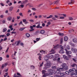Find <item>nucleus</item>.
Returning a JSON list of instances; mask_svg holds the SVG:
<instances>
[{"label":"nucleus","instance_id":"nucleus-1","mask_svg":"<svg viewBox=\"0 0 77 77\" xmlns=\"http://www.w3.org/2000/svg\"><path fill=\"white\" fill-rule=\"evenodd\" d=\"M51 64L50 63H47L45 65V67L43 68L44 69H47V68H48L51 66Z\"/></svg>","mask_w":77,"mask_h":77},{"label":"nucleus","instance_id":"nucleus-19","mask_svg":"<svg viewBox=\"0 0 77 77\" xmlns=\"http://www.w3.org/2000/svg\"><path fill=\"white\" fill-rule=\"evenodd\" d=\"M26 35L27 38H29L30 36V34L27 33L26 34Z\"/></svg>","mask_w":77,"mask_h":77},{"label":"nucleus","instance_id":"nucleus-10","mask_svg":"<svg viewBox=\"0 0 77 77\" xmlns=\"http://www.w3.org/2000/svg\"><path fill=\"white\" fill-rule=\"evenodd\" d=\"M48 55V56L49 58H50V59H51V58L53 57V55L51 54V53L49 54Z\"/></svg>","mask_w":77,"mask_h":77},{"label":"nucleus","instance_id":"nucleus-46","mask_svg":"<svg viewBox=\"0 0 77 77\" xmlns=\"http://www.w3.org/2000/svg\"><path fill=\"white\" fill-rule=\"evenodd\" d=\"M43 64H44V63L43 62L41 64H40V66L41 67V66L43 65Z\"/></svg>","mask_w":77,"mask_h":77},{"label":"nucleus","instance_id":"nucleus-44","mask_svg":"<svg viewBox=\"0 0 77 77\" xmlns=\"http://www.w3.org/2000/svg\"><path fill=\"white\" fill-rule=\"evenodd\" d=\"M20 45L21 46H24V43L22 42H21L20 44Z\"/></svg>","mask_w":77,"mask_h":77},{"label":"nucleus","instance_id":"nucleus-16","mask_svg":"<svg viewBox=\"0 0 77 77\" xmlns=\"http://www.w3.org/2000/svg\"><path fill=\"white\" fill-rule=\"evenodd\" d=\"M59 3V1L57 0L54 2V5H57Z\"/></svg>","mask_w":77,"mask_h":77},{"label":"nucleus","instance_id":"nucleus-55","mask_svg":"<svg viewBox=\"0 0 77 77\" xmlns=\"http://www.w3.org/2000/svg\"><path fill=\"white\" fill-rule=\"evenodd\" d=\"M38 59L40 60H41V56H39Z\"/></svg>","mask_w":77,"mask_h":77},{"label":"nucleus","instance_id":"nucleus-42","mask_svg":"<svg viewBox=\"0 0 77 77\" xmlns=\"http://www.w3.org/2000/svg\"><path fill=\"white\" fill-rule=\"evenodd\" d=\"M60 60V58H57V61L58 62Z\"/></svg>","mask_w":77,"mask_h":77},{"label":"nucleus","instance_id":"nucleus-43","mask_svg":"<svg viewBox=\"0 0 77 77\" xmlns=\"http://www.w3.org/2000/svg\"><path fill=\"white\" fill-rule=\"evenodd\" d=\"M29 21H30L31 22H32V23H33L34 22V20L31 19L29 20Z\"/></svg>","mask_w":77,"mask_h":77},{"label":"nucleus","instance_id":"nucleus-39","mask_svg":"<svg viewBox=\"0 0 77 77\" xmlns=\"http://www.w3.org/2000/svg\"><path fill=\"white\" fill-rule=\"evenodd\" d=\"M69 20H73V18L71 17H69Z\"/></svg>","mask_w":77,"mask_h":77},{"label":"nucleus","instance_id":"nucleus-15","mask_svg":"<svg viewBox=\"0 0 77 77\" xmlns=\"http://www.w3.org/2000/svg\"><path fill=\"white\" fill-rule=\"evenodd\" d=\"M72 41L73 42L75 43H77V38H73L72 39Z\"/></svg>","mask_w":77,"mask_h":77},{"label":"nucleus","instance_id":"nucleus-22","mask_svg":"<svg viewBox=\"0 0 77 77\" xmlns=\"http://www.w3.org/2000/svg\"><path fill=\"white\" fill-rule=\"evenodd\" d=\"M64 40L65 41H67L68 40V37L66 36H65L64 37Z\"/></svg>","mask_w":77,"mask_h":77},{"label":"nucleus","instance_id":"nucleus-21","mask_svg":"<svg viewBox=\"0 0 77 77\" xmlns=\"http://www.w3.org/2000/svg\"><path fill=\"white\" fill-rule=\"evenodd\" d=\"M53 16L52 15H51L47 17V19H49V18H52Z\"/></svg>","mask_w":77,"mask_h":77},{"label":"nucleus","instance_id":"nucleus-25","mask_svg":"<svg viewBox=\"0 0 77 77\" xmlns=\"http://www.w3.org/2000/svg\"><path fill=\"white\" fill-rule=\"evenodd\" d=\"M47 75H48L47 73H46V74H44L42 75V77H47Z\"/></svg>","mask_w":77,"mask_h":77},{"label":"nucleus","instance_id":"nucleus-5","mask_svg":"<svg viewBox=\"0 0 77 77\" xmlns=\"http://www.w3.org/2000/svg\"><path fill=\"white\" fill-rule=\"evenodd\" d=\"M71 50L73 52V53H76L77 52V49L75 48H72Z\"/></svg>","mask_w":77,"mask_h":77},{"label":"nucleus","instance_id":"nucleus-53","mask_svg":"<svg viewBox=\"0 0 77 77\" xmlns=\"http://www.w3.org/2000/svg\"><path fill=\"white\" fill-rule=\"evenodd\" d=\"M30 29H33V26H30Z\"/></svg>","mask_w":77,"mask_h":77},{"label":"nucleus","instance_id":"nucleus-37","mask_svg":"<svg viewBox=\"0 0 77 77\" xmlns=\"http://www.w3.org/2000/svg\"><path fill=\"white\" fill-rule=\"evenodd\" d=\"M53 60H54V61L57 60V58L56 57L55 58H53Z\"/></svg>","mask_w":77,"mask_h":77},{"label":"nucleus","instance_id":"nucleus-63","mask_svg":"<svg viewBox=\"0 0 77 77\" xmlns=\"http://www.w3.org/2000/svg\"><path fill=\"white\" fill-rule=\"evenodd\" d=\"M5 22H6V21L5 20H4L2 21V23H3V24L5 23Z\"/></svg>","mask_w":77,"mask_h":77},{"label":"nucleus","instance_id":"nucleus-13","mask_svg":"<svg viewBox=\"0 0 77 77\" xmlns=\"http://www.w3.org/2000/svg\"><path fill=\"white\" fill-rule=\"evenodd\" d=\"M49 59V57L48 55H46L45 57V60H47Z\"/></svg>","mask_w":77,"mask_h":77},{"label":"nucleus","instance_id":"nucleus-20","mask_svg":"<svg viewBox=\"0 0 77 77\" xmlns=\"http://www.w3.org/2000/svg\"><path fill=\"white\" fill-rule=\"evenodd\" d=\"M7 30V28H4L3 30V32H5Z\"/></svg>","mask_w":77,"mask_h":77},{"label":"nucleus","instance_id":"nucleus-50","mask_svg":"<svg viewBox=\"0 0 77 77\" xmlns=\"http://www.w3.org/2000/svg\"><path fill=\"white\" fill-rule=\"evenodd\" d=\"M72 72V70L71 69H69V72Z\"/></svg>","mask_w":77,"mask_h":77},{"label":"nucleus","instance_id":"nucleus-11","mask_svg":"<svg viewBox=\"0 0 77 77\" xmlns=\"http://www.w3.org/2000/svg\"><path fill=\"white\" fill-rule=\"evenodd\" d=\"M75 2V1L74 0H71V2H69L68 3V4L69 5H73L74 3V2Z\"/></svg>","mask_w":77,"mask_h":77},{"label":"nucleus","instance_id":"nucleus-51","mask_svg":"<svg viewBox=\"0 0 77 77\" xmlns=\"http://www.w3.org/2000/svg\"><path fill=\"white\" fill-rule=\"evenodd\" d=\"M52 68H56V66H52Z\"/></svg>","mask_w":77,"mask_h":77},{"label":"nucleus","instance_id":"nucleus-2","mask_svg":"<svg viewBox=\"0 0 77 77\" xmlns=\"http://www.w3.org/2000/svg\"><path fill=\"white\" fill-rule=\"evenodd\" d=\"M48 71H49L50 72H51L48 73H47L48 74V75H53V73L56 74V73L55 71H54V72H53L54 70H53L51 69H48Z\"/></svg>","mask_w":77,"mask_h":77},{"label":"nucleus","instance_id":"nucleus-26","mask_svg":"<svg viewBox=\"0 0 77 77\" xmlns=\"http://www.w3.org/2000/svg\"><path fill=\"white\" fill-rule=\"evenodd\" d=\"M42 74H45V72H46V71L45 70H42Z\"/></svg>","mask_w":77,"mask_h":77},{"label":"nucleus","instance_id":"nucleus-31","mask_svg":"<svg viewBox=\"0 0 77 77\" xmlns=\"http://www.w3.org/2000/svg\"><path fill=\"white\" fill-rule=\"evenodd\" d=\"M60 75L61 76H63V75H65V74L64 73H60Z\"/></svg>","mask_w":77,"mask_h":77},{"label":"nucleus","instance_id":"nucleus-47","mask_svg":"<svg viewBox=\"0 0 77 77\" xmlns=\"http://www.w3.org/2000/svg\"><path fill=\"white\" fill-rule=\"evenodd\" d=\"M19 44H20V41H18L17 42V44L16 45H17L18 46L19 45Z\"/></svg>","mask_w":77,"mask_h":77},{"label":"nucleus","instance_id":"nucleus-12","mask_svg":"<svg viewBox=\"0 0 77 77\" xmlns=\"http://www.w3.org/2000/svg\"><path fill=\"white\" fill-rule=\"evenodd\" d=\"M8 63H4V64H3L2 66L1 67L2 68H3L4 67H6V66H7V65H8Z\"/></svg>","mask_w":77,"mask_h":77},{"label":"nucleus","instance_id":"nucleus-59","mask_svg":"<svg viewBox=\"0 0 77 77\" xmlns=\"http://www.w3.org/2000/svg\"><path fill=\"white\" fill-rule=\"evenodd\" d=\"M35 30V29H32L29 30L30 32H32V31H33Z\"/></svg>","mask_w":77,"mask_h":77},{"label":"nucleus","instance_id":"nucleus-62","mask_svg":"<svg viewBox=\"0 0 77 77\" xmlns=\"http://www.w3.org/2000/svg\"><path fill=\"white\" fill-rule=\"evenodd\" d=\"M7 36H9V35H10V33H8L7 35H6Z\"/></svg>","mask_w":77,"mask_h":77},{"label":"nucleus","instance_id":"nucleus-61","mask_svg":"<svg viewBox=\"0 0 77 77\" xmlns=\"http://www.w3.org/2000/svg\"><path fill=\"white\" fill-rule=\"evenodd\" d=\"M12 5V4L11 2H10V3L8 4V5L9 6H11Z\"/></svg>","mask_w":77,"mask_h":77},{"label":"nucleus","instance_id":"nucleus-27","mask_svg":"<svg viewBox=\"0 0 77 77\" xmlns=\"http://www.w3.org/2000/svg\"><path fill=\"white\" fill-rule=\"evenodd\" d=\"M59 35L60 36H63V33L61 32H59Z\"/></svg>","mask_w":77,"mask_h":77},{"label":"nucleus","instance_id":"nucleus-17","mask_svg":"<svg viewBox=\"0 0 77 77\" xmlns=\"http://www.w3.org/2000/svg\"><path fill=\"white\" fill-rule=\"evenodd\" d=\"M45 31L43 30H41L40 31V33H41V34H44V33H45Z\"/></svg>","mask_w":77,"mask_h":77},{"label":"nucleus","instance_id":"nucleus-52","mask_svg":"<svg viewBox=\"0 0 77 77\" xmlns=\"http://www.w3.org/2000/svg\"><path fill=\"white\" fill-rule=\"evenodd\" d=\"M39 38H36V41H39Z\"/></svg>","mask_w":77,"mask_h":77},{"label":"nucleus","instance_id":"nucleus-8","mask_svg":"<svg viewBox=\"0 0 77 77\" xmlns=\"http://www.w3.org/2000/svg\"><path fill=\"white\" fill-rule=\"evenodd\" d=\"M63 57L65 59H66V60H69V58L66 56L64 55L63 56Z\"/></svg>","mask_w":77,"mask_h":77},{"label":"nucleus","instance_id":"nucleus-24","mask_svg":"<svg viewBox=\"0 0 77 77\" xmlns=\"http://www.w3.org/2000/svg\"><path fill=\"white\" fill-rule=\"evenodd\" d=\"M12 17H9L8 18V21H11Z\"/></svg>","mask_w":77,"mask_h":77},{"label":"nucleus","instance_id":"nucleus-60","mask_svg":"<svg viewBox=\"0 0 77 77\" xmlns=\"http://www.w3.org/2000/svg\"><path fill=\"white\" fill-rule=\"evenodd\" d=\"M1 37L3 38L5 36V35H1Z\"/></svg>","mask_w":77,"mask_h":77},{"label":"nucleus","instance_id":"nucleus-28","mask_svg":"<svg viewBox=\"0 0 77 77\" xmlns=\"http://www.w3.org/2000/svg\"><path fill=\"white\" fill-rule=\"evenodd\" d=\"M25 29V28H22L19 29V30L20 31H22V30H24Z\"/></svg>","mask_w":77,"mask_h":77},{"label":"nucleus","instance_id":"nucleus-33","mask_svg":"<svg viewBox=\"0 0 77 77\" xmlns=\"http://www.w3.org/2000/svg\"><path fill=\"white\" fill-rule=\"evenodd\" d=\"M60 48L62 49V50H63V47H62V45H60Z\"/></svg>","mask_w":77,"mask_h":77},{"label":"nucleus","instance_id":"nucleus-7","mask_svg":"<svg viewBox=\"0 0 77 77\" xmlns=\"http://www.w3.org/2000/svg\"><path fill=\"white\" fill-rule=\"evenodd\" d=\"M41 26V23H39L38 24V25L36 26V28H37L38 29H39V28L42 29V26Z\"/></svg>","mask_w":77,"mask_h":77},{"label":"nucleus","instance_id":"nucleus-36","mask_svg":"<svg viewBox=\"0 0 77 77\" xmlns=\"http://www.w3.org/2000/svg\"><path fill=\"white\" fill-rule=\"evenodd\" d=\"M60 53H64V51H63L62 50H61L60 51Z\"/></svg>","mask_w":77,"mask_h":77},{"label":"nucleus","instance_id":"nucleus-6","mask_svg":"<svg viewBox=\"0 0 77 77\" xmlns=\"http://www.w3.org/2000/svg\"><path fill=\"white\" fill-rule=\"evenodd\" d=\"M65 50L66 51V54H67V55L69 54H71V53H72L71 51H67L66 48L65 49Z\"/></svg>","mask_w":77,"mask_h":77},{"label":"nucleus","instance_id":"nucleus-57","mask_svg":"<svg viewBox=\"0 0 77 77\" xmlns=\"http://www.w3.org/2000/svg\"><path fill=\"white\" fill-rule=\"evenodd\" d=\"M71 45H72V46H73V47H74V46H75L74 44L73 43H71Z\"/></svg>","mask_w":77,"mask_h":77},{"label":"nucleus","instance_id":"nucleus-40","mask_svg":"<svg viewBox=\"0 0 77 77\" xmlns=\"http://www.w3.org/2000/svg\"><path fill=\"white\" fill-rule=\"evenodd\" d=\"M64 18H65L64 17H60V19H61V20H63V19H64Z\"/></svg>","mask_w":77,"mask_h":77},{"label":"nucleus","instance_id":"nucleus-58","mask_svg":"<svg viewBox=\"0 0 77 77\" xmlns=\"http://www.w3.org/2000/svg\"><path fill=\"white\" fill-rule=\"evenodd\" d=\"M11 33L12 34H13V33H14V34H15L16 33V32H11Z\"/></svg>","mask_w":77,"mask_h":77},{"label":"nucleus","instance_id":"nucleus-18","mask_svg":"<svg viewBox=\"0 0 77 77\" xmlns=\"http://www.w3.org/2000/svg\"><path fill=\"white\" fill-rule=\"evenodd\" d=\"M14 7H11L9 8V11L10 12H11L13 10Z\"/></svg>","mask_w":77,"mask_h":77},{"label":"nucleus","instance_id":"nucleus-41","mask_svg":"<svg viewBox=\"0 0 77 77\" xmlns=\"http://www.w3.org/2000/svg\"><path fill=\"white\" fill-rule=\"evenodd\" d=\"M31 69H34L35 68V67L33 66H31Z\"/></svg>","mask_w":77,"mask_h":77},{"label":"nucleus","instance_id":"nucleus-45","mask_svg":"<svg viewBox=\"0 0 77 77\" xmlns=\"http://www.w3.org/2000/svg\"><path fill=\"white\" fill-rule=\"evenodd\" d=\"M28 2V0H26L25 1L23 2V3H26L27 2Z\"/></svg>","mask_w":77,"mask_h":77},{"label":"nucleus","instance_id":"nucleus-49","mask_svg":"<svg viewBox=\"0 0 77 77\" xmlns=\"http://www.w3.org/2000/svg\"><path fill=\"white\" fill-rule=\"evenodd\" d=\"M66 48L68 50H69V46H67L66 47Z\"/></svg>","mask_w":77,"mask_h":77},{"label":"nucleus","instance_id":"nucleus-64","mask_svg":"<svg viewBox=\"0 0 77 77\" xmlns=\"http://www.w3.org/2000/svg\"><path fill=\"white\" fill-rule=\"evenodd\" d=\"M23 22H26V19H23Z\"/></svg>","mask_w":77,"mask_h":77},{"label":"nucleus","instance_id":"nucleus-56","mask_svg":"<svg viewBox=\"0 0 77 77\" xmlns=\"http://www.w3.org/2000/svg\"><path fill=\"white\" fill-rule=\"evenodd\" d=\"M17 75H19V76L21 75V74H20L18 72L17 73Z\"/></svg>","mask_w":77,"mask_h":77},{"label":"nucleus","instance_id":"nucleus-23","mask_svg":"<svg viewBox=\"0 0 77 77\" xmlns=\"http://www.w3.org/2000/svg\"><path fill=\"white\" fill-rule=\"evenodd\" d=\"M72 60L75 62H76V61L77 60V58H73Z\"/></svg>","mask_w":77,"mask_h":77},{"label":"nucleus","instance_id":"nucleus-29","mask_svg":"<svg viewBox=\"0 0 77 77\" xmlns=\"http://www.w3.org/2000/svg\"><path fill=\"white\" fill-rule=\"evenodd\" d=\"M56 72L57 74H60V71L59 70H57V71Z\"/></svg>","mask_w":77,"mask_h":77},{"label":"nucleus","instance_id":"nucleus-32","mask_svg":"<svg viewBox=\"0 0 77 77\" xmlns=\"http://www.w3.org/2000/svg\"><path fill=\"white\" fill-rule=\"evenodd\" d=\"M60 44H62V42H63V38H61L60 40Z\"/></svg>","mask_w":77,"mask_h":77},{"label":"nucleus","instance_id":"nucleus-9","mask_svg":"<svg viewBox=\"0 0 77 77\" xmlns=\"http://www.w3.org/2000/svg\"><path fill=\"white\" fill-rule=\"evenodd\" d=\"M57 70H59L60 71H63L64 70L63 68H59L58 67L57 68Z\"/></svg>","mask_w":77,"mask_h":77},{"label":"nucleus","instance_id":"nucleus-3","mask_svg":"<svg viewBox=\"0 0 77 77\" xmlns=\"http://www.w3.org/2000/svg\"><path fill=\"white\" fill-rule=\"evenodd\" d=\"M62 66L65 69H66V70L68 69V66L65 63H62Z\"/></svg>","mask_w":77,"mask_h":77},{"label":"nucleus","instance_id":"nucleus-38","mask_svg":"<svg viewBox=\"0 0 77 77\" xmlns=\"http://www.w3.org/2000/svg\"><path fill=\"white\" fill-rule=\"evenodd\" d=\"M8 75V73H6L5 75H4V77H6L7 75Z\"/></svg>","mask_w":77,"mask_h":77},{"label":"nucleus","instance_id":"nucleus-30","mask_svg":"<svg viewBox=\"0 0 77 77\" xmlns=\"http://www.w3.org/2000/svg\"><path fill=\"white\" fill-rule=\"evenodd\" d=\"M76 66V64H72L71 65V66H72V67H74L75 66Z\"/></svg>","mask_w":77,"mask_h":77},{"label":"nucleus","instance_id":"nucleus-54","mask_svg":"<svg viewBox=\"0 0 77 77\" xmlns=\"http://www.w3.org/2000/svg\"><path fill=\"white\" fill-rule=\"evenodd\" d=\"M47 24H48V25H50V24H51V22H48Z\"/></svg>","mask_w":77,"mask_h":77},{"label":"nucleus","instance_id":"nucleus-4","mask_svg":"<svg viewBox=\"0 0 77 77\" xmlns=\"http://www.w3.org/2000/svg\"><path fill=\"white\" fill-rule=\"evenodd\" d=\"M59 45H56L55 46H54L53 48L52 49H51V52H54V50H56V49H57V48H58Z\"/></svg>","mask_w":77,"mask_h":77},{"label":"nucleus","instance_id":"nucleus-34","mask_svg":"<svg viewBox=\"0 0 77 77\" xmlns=\"http://www.w3.org/2000/svg\"><path fill=\"white\" fill-rule=\"evenodd\" d=\"M74 75L75 76L74 77H77V72H76L74 74Z\"/></svg>","mask_w":77,"mask_h":77},{"label":"nucleus","instance_id":"nucleus-48","mask_svg":"<svg viewBox=\"0 0 77 77\" xmlns=\"http://www.w3.org/2000/svg\"><path fill=\"white\" fill-rule=\"evenodd\" d=\"M65 73H66V74H69V72H68V71H66L65 72Z\"/></svg>","mask_w":77,"mask_h":77},{"label":"nucleus","instance_id":"nucleus-14","mask_svg":"<svg viewBox=\"0 0 77 77\" xmlns=\"http://www.w3.org/2000/svg\"><path fill=\"white\" fill-rule=\"evenodd\" d=\"M40 52L41 53H42V54H43V53H44V54L47 53V52H45V51H43L42 50V51H40Z\"/></svg>","mask_w":77,"mask_h":77},{"label":"nucleus","instance_id":"nucleus-35","mask_svg":"<svg viewBox=\"0 0 77 77\" xmlns=\"http://www.w3.org/2000/svg\"><path fill=\"white\" fill-rule=\"evenodd\" d=\"M22 24V25H23V22H22V21H20V22L19 23V26H20V25Z\"/></svg>","mask_w":77,"mask_h":77}]
</instances>
